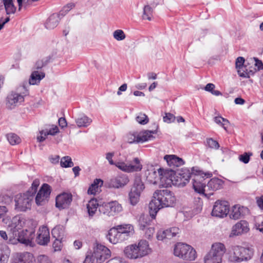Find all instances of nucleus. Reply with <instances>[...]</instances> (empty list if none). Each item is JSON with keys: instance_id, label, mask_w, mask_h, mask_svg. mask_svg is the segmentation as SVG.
<instances>
[{"instance_id": "nucleus-1", "label": "nucleus", "mask_w": 263, "mask_h": 263, "mask_svg": "<svg viewBox=\"0 0 263 263\" xmlns=\"http://www.w3.org/2000/svg\"><path fill=\"white\" fill-rule=\"evenodd\" d=\"M36 224L31 220L16 216L12 218V223L9 226V235L21 243L31 246L35 236Z\"/></svg>"}, {"instance_id": "nucleus-2", "label": "nucleus", "mask_w": 263, "mask_h": 263, "mask_svg": "<svg viewBox=\"0 0 263 263\" xmlns=\"http://www.w3.org/2000/svg\"><path fill=\"white\" fill-rule=\"evenodd\" d=\"M176 197L169 190H157L153 194V198L149 203V213L152 219H155L158 211L163 207L173 206Z\"/></svg>"}, {"instance_id": "nucleus-3", "label": "nucleus", "mask_w": 263, "mask_h": 263, "mask_svg": "<svg viewBox=\"0 0 263 263\" xmlns=\"http://www.w3.org/2000/svg\"><path fill=\"white\" fill-rule=\"evenodd\" d=\"M226 255L228 261L231 263L247 262L253 258L254 250L249 247L233 245L229 247Z\"/></svg>"}, {"instance_id": "nucleus-4", "label": "nucleus", "mask_w": 263, "mask_h": 263, "mask_svg": "<svg viewBox=\"0 0 263 263\" xmlns=\"http://www.w3.org/2000/svg\"><path fill=\"white\" fill-rule=\"evenodd\" d=\"M40 183V180L35 179L30 188L25 193L20 194L15 197V209L18 212H25L30 209L34 194Z\"/></svg>"}, {"instance_id": "nucleus-5", "label": "nucleus", "mask_w": 263, "mask_h": 263, "mask_svg": "<svg viewBox=\"0 0 263 263\" xmlns=\"http://www.w3.org/2000/svg\"><path fill=\"white\" fill-rule=\"evenodd\" d=\"M125 256L130 259H136L142 258L151 252L148 242L141 240L138 244H133L127 246L124 250Z\"/></svg>"}, {"instance_id": "nucleus-6", "label": "nucleus", "mask_w": 263, "mask_h": 263, "mask_svg": "<svg viewBox=\"0 0 263 263\" xmlns=\"http://www.w3.org/2000/svg\"><path fill=\"white\" fill-rule=\"evenodd\" d=\"M28 90L24 83L17 88L16 91H12L7 97L6 106L12 109L20 105L24 101V97L28 95Z\"/></svg>"}, {"instance_id": "nucleus-7", "label": "nucleus", "mask_w": 263, "mask_h": 263, "mask_svg": "<svg viewBox=\"0 0 263 263\" xmlns=\"http://www.w3.org/2000/svg\"><path fill=\"white\" fill-rule=\"evenodd\" d=\"M205 176V175L201 171H196V174L192 175L193 187L196 192L209 198L213 195V193H208L206 181L204 178Z\"/></svg>"}, {"instance_id": "nucleus-8", "label": "nucleus", "mask_w": 263, "mask_h": 263, "mask_svg": "<svg viewBox=\"0 0 263 263\" xmlns=\"http://www.w3.org/2000/svg\"><path fill=\"white\" fill-rule=\"evenodd\" d=\"M175 256L186 260H194L196 257V252L191 246L184 243H178L174 249Z\"/></svg>"}, {"instance_id": "nucleus-9", "label": "nucleus", "mask_w": 263, "mask_h": 263, "mask_svg": "<svg viewBox=\"0 0 263 263\" xmlns=\"http://www.w3.org/2000/svg\"><path fill=\"white\" fill-rule=\"evenodd\" d=\"M118 168L126 173H133L141 171L142 169V164L140 160L137 158H134L130 161H120L118 164Z\"/></svg>"}, {"instance_id": "nucleus-10", "label": "nucleus", "mask_w": 263, "mask_h": 263, "mask_svg": "<svg viewBox=\"0 0 263 263\" xmlns=\"http://www.w3.org/2000/svg\"><path fill=\"white\" fill-rule=\"evenodd\" d=\"M110 251L105 246L97 244L93 248L92 257L96 259V263H102L110 256Z\"/></svg>"}, {"instance_id": "nucleus-11", "label": "nucleus", "mask_w": 263, "mask_h": 263, "mask_svg": "<svg viewBox=\"0 0 263 263\" xmlns=\"http://www.w3.org/2000/svg\"><path fill=\"white\" fill-rule=\"evenodd\" d=\"M122 211L121 204L116 201L102 204L99 207V211L108 216H114Z\"/></svg>"}, {"instance_id": "nucleus-12", "label": "nucleus", "mask_w": 263, "mask_h": 263, "mask_svg": "<svg viewBox=\"0 0 263 263\" xmlns=\"http://www.w3.org/2000/svg\"><path fill=\"white\" fill-rule=\"evenodd\" d=\"M129 182V178L126 174H121L110 178L107 181L108 187L116 189L124 187Z\"/></svg>"}, {"instance_id": "nucleus-13", "label": "nucleus", "mask_w": 263, "mask_h": 263, "mask_svg": "<svg viewBox=\"0 0 263 263\" xmlns=\"http://www.w3.org/2000/svg\"><path fill=\"white\" fill-rule=\"evenodd\" d=\"M229 206L227 201L217 200L213 206L212 215L220 218L226 217L229 212Z\"/></svg>"}, {"instance_id": "nucleus-14", "label": "nucleus", "mask_w": 263, "mask_h": 263, "mask_svg": "<svg viewBox=\"0 0 263 263\" xmlns=\"http://www.w3.org/2000/svg\"><path fill=\"white\" fill-rule=\"evenodd\" d=\"M51 191L50 185L47 183H44L35 197V201L36 204L37 205H42L45 204L48 200Z\"/></svg>"}, {"instance_id": "nucleus-15", "label": "nucleus", "mask_w": 263, "mask_h": 263, "mask_svg": "<svg viewBox=\"0 0 263 263\" xmlns=\"http://www.w3.org/2000/svg\"><path fill=\"white\" fill-rule=\"evenodd\" d=\"M72 200V196L70 193L63 192L56 197L55 206L60 210L68 208Z\"/></svg>"}, {"instance_id": "nucleus-16", "label": "nucleus", "mask_w": 263, "mask_h": 263, "mask_svg": "<svg viewBox=\"0 0 263 263\" xmlns=\"http://www.w3.org/2000/svg\"><path fill=\"white\" fill-rule=\"evenodd\" d=\"M159 173L161 176L160 183L161 185L165 187H171L173 184V176L174 171L172 170H164L161 168H159Z\"/></svg>"}, {"instance_id": "nucleus-17", "label": "nucleus", "mask_w": 263, "mask_h": 263, "mask_svg": "<svg viewBox=\"0 0 263 263\" xmlns=\"http://www.w3.org/2000/svg\"><path fill=\"white\" fill-rule=\"evenodd\" d=\"M50 241L49 230L47 227L43 226L40 227L37 233L36 242L41 246L47 245Z\"/></svg>"}, {"instance_id": "nucleus-18", "label": "nucleus", "mask_w": 263, "mask_h": 263, "mask_svg": "<svg viewBox=\"0 0 263 263\" xmlns=\"http://www.w3.org/2000/svg\"><path fill=\"white\" fill-rule=\"evenodd\" d=\"M249 224L245 220H240L233 226L230 237L238 236L247 233L249 231Z\"/></svg>"}, {"instance_id": "nucleus-19", "label": "nucleus", "mask_w": 263, "mask_h": 263, "mask_svg": "<svg viewBox=\"0 0 263 263\" xmlns=\"http://www.w3.org/2000/svg\"><path fill=\"white\" fill-rule=\"evenodd\" d=\"M146 180L150 183L157 184L160 181L161 176L159 173V169L156 170L153 166L149 167L145 172Z\"/></svg>"}, {"instance_id": "nucleus-20", "label": "nucleus", "mask_w": 263, "mask_h": 263, "mask_svg": "<svg viewBox=\"0 0 263 263\" xmlns=\"http://www.w3.org/2000/svg\"><path fill=\"white\" fill-rule=\"evenodd\" d=\"M107 238L110 242L113 244H116L124 241L117 226L111 228L109 230Z\"/></svg>"}, {"instance_id": "nucleus-21", "label": "nucleus", "mask_w": 263, "mask_h": 263, "mask_svg": "<svg viewBox=\"0 0 263 263\" xmlns=\"http://www.w3.org/2000/svg\"><path fill=\"white\" fill-rule=\"evenodd\" d=\"M164 159L170 167H178L183 164V160L175 155H166Z\"/></svg>"}, {"instance_id": "nucleus-22", "label": "nucleus", "mask_w": 263, "mask_h": 263, "mask_svg": "<svg viewBox=\"0 0 263 263\" xmlns=\"http://www.w3.org/2000/svg\"><path fill=\"white\" fill-rule=\"evenodd\" d=\"M117 227L124 240H127L134 233V227L131 224H121Z\"/></svg>"}, {"instance_id": "nucleus-23", "label": "nucleus", "mask_w": 263, "mask_h": 263, "mask_svg": "<svg viewBox=\"0 0 263 263\" xmlns=\"http://www.w3.org/2000/svg\"><path fill=\"white\" fill-rule=\"evenodd\" d=\"M223 182L221 179L217 178H214L211 179L206 184V189L208 193L212 192L220 189L223 185Z\"/></svg>"}, {"instance_id": "nucleus-24", "label": "nucleus", "mask_w": 263, "mask_h": 263, "mask_svg": "<svg viewBox=\"0 0 263 263\" xmlns=\"http://www.w3.org/2000/svg\"><path fill=\"white\" fill-rule=\"evenodd\" d=\"M226 251V249L223 243L215 242L212 245L211 249L209 252L222 259Z\"/></svg>"}, {"instance_id": "nucleus-25", "label": "nucleus", "mask_w": 263, "mask_h": 263, "mask_svg": "<svg viewBox=\"0 0 263 263\" xmlns=\"http://www.w3.org/2000/svg\"><path fill=\"white\" fill-rule=\"evenodd\" d=\"M61 20L60 14L53 13L47 20L45 23V26L47 29H52L56 27Z\"/></svg>"}, {"instance_id": "nucleus-26", "label": "nucleus", "mask_w": 263, "mask_h": 263, "mask_svg": "<svg viewBox=\"0 0 263 263\" xmlns=\"http://www.w3.org/2000/svg\"><path fill=\"white\" fill-rule=\"evenodd\" d=\"M45 77L44 73L35 70L33 71L31 74L30 79H29V82H24L25 85L27 87L30 85L37 84L40 82V81Z\"/></svg>"}, {"instance_id": "nucleus-27", "label": "nucleus", "mask_w": 263, "mask_h": 263, "mask_svg": "<svg viewBox=\"0 0 263 263\" xmlns=\"http://www.w3.org/2000/svg\"><path fill=\"white\" fill-rule=\"evenodd\" d=\"M248 211V209L243 206H240L235 205L233 206L231 212L230 213V218L234 219H238L243 216L246 212Z\"/></svg>"}, {"instance_id": "nucleus-28", "label": "nucleus", "mask_w": 263, "mask_h": 263, "mask_svg": "<svg viewBox=\"0 0 263 263\" xmlns=\"http://www.w3.org/2000/svg\"><path fill=\"white\" fill-rule=\"evenodd\" d=\"M145 188V184L142 181L141 177L139 176H136L130 190L141 194Z\"/></svg>"}, {"instance_id": "nucleus-29", "label": "nucleus", "mask_w": 263, "mask_h": 263, "mask_svg": "<svg viewBox=\"0 0 263 263\" xmlns=\"http://www.w3.org/2000/svg\"><path fill=\"white\" fill-rule=\"evenodd\" d=\"M92 120L84 114L80 115L76 119V123L79 127H86L90 124Z\"/></svg>"}, {"instance_id": "nucleus-30", "label": "nucleus", "mask_w": 263, "mask_h": 263, "mask_svg": "<svg viewBox=\"0 0 263 263\" xmlns=\"http://www.w3.org/2000/svg\"><path fill=\"white\" fill-rule=\"evenodd\" d=\"M99 207L98 201L96 199H91L87 204V209L89 216L92 217L96 213Z\"/></svg>"}, {"instance_id": "nucleus-31", "label": "nucleus", "mask_w": 263, "mask_h": 263, "mask_svg": "<svg viewBox=\"0 0 263 263\" xmlns=\"http://www.w3.org/2000/svg\"><path fill=\"white\" fill-rule=\"evenodd\" d=\"M178 172L179 175L181 176V179L183 182H184V186L189 181V179L191 178L192 179V175L196 174V172H195L194 169L192 170V172L191 173L190 170L186 168H182Z\"/></svg>"}, {"instance_id": "nucleus-32", "label": "nucleus", "mask_w": 263, "mask_h": 263, "mask_svg": "<svg viewBox=\"0 0 263 263\" xmlns=\"http://www.w3.org/2000/svg\"><path fill=\"white\" fill-rule=\"evenodd\" d=\"M154 134V132L145 130L138 134V142L143 143L144 142L151 140L154 138L153 134Z\"/></svg>"}, {"instance_id": "nucleus-33", "label": "nucleus", "mask_w": 263, "mask_h": 263, "mask_svg": "<svg viewBox=\"0 0 263 263\" xmlns=\"http://www.w3.org/2000/svg\"><path fill=\"white\" fill-rule=\"evenodd\" d=\"M35 259L33 255L28 252L21 254L16 263H34Z\"/></svg>"}, {"instance_id": "nucleus-34", "label": "nucleus", "mask_w": 263, "mask_h": 263, "mask_svg": "<svg viewBox=\"0 0 263 263\" xmlns=\"http://www.w3.org/2000/svg\"><path fill=\"white\" fill-rule=\"evenodd\" d=\"M3 5L7 14H14L16 10L13 0H3Z\"/></svg>"}, {"instance_id": "nucleus-35", "label": "nucleus", "mask_w": 263, "mask_h": 263, "mask_svg": "<svg viewBox=\"0 0 263 263\" xmlns=\"http://www.w3.org/2000/svg\"><path fill=\"white\" fill-rule=\"evenodd\" d=\"M150 218L147 215L141 214L138 219V224L140 230H145V229L150 226Z\"/></svg>"}, {"instance_id": "nucleus-36", "label": "nucleus", "mask_w": 263, "mask_h": 263, "mask_svg": "<svg viewBox=\"0 0 263 263\" xmlns=\"http://www.w3.org/2000/svg\"><path fill=\"white\" fill-rule=\"evenodd\" d=\"M103 181L101 179H96L93 183L91 184L88 189L87 193L88 194L93 195L96 194L98 191L99 186H102Z\"/></svg>"}, {"instance_id": "nucleus-37", "label": "nucleus", "mask_w": 263, "mask_h": 263, "mask_svg": "<svg viewBox=\"0 0 263 263\" xmlns=\"http://www.w3.org/2000/svg\"><path fill=\"white\" fill-rule=\"evenodd\" d=\"M222 259L209 252L204 257V263H222Z\"/></svg>"}, {"instance_id": "nucleus-38", "label": "nucleus", "mask_w": 263, "mask_h": 263, "mask_svg": "<svg viewBox=\"0 0 263 263\" xmlns=\"http://www.w3.org/2000/svg\"><path fill=\"white\" fill-rule=\"evenodd\" d=\"M64 233L63 226L59 225L54 227L51 231L53 237L55 238L62 239Z\"/></svg>"}, {"instance_id": "nucleus-39", "label": "nucleus", "mask_w": 263, "mask_h": 263, "mask_svg": "<svg viewBox=\"0 0 263 263\" xmlns=\"http://www.w3.org/2000/svg\"><path fill=\"white\" fill-rule=\"evenodd\" d=\"M140 196L141 194L130 190L128 193V198L130 203L132 205H136L139 201Z\"/></svg>"}, {"instance_id": "nucleus-40", "label": "nucleus", "mask_w": 263, "mask_h": 263, "mask_svg": "<svg viewBox=\"0 0 263 263\" xmlns=\"http://www.w3.org/2000/svg\"><path fill=\"white\" fill-rule=\"evenodd\" d=\"M153 16V9L149 5H146L143 8L142 19L151 21Z\"/></svg>"}, {"instance_id": "nucleus-41", "label": "nucleus", "mask_w": 263, "mask_h": 263, "mask_svg": "<svg viewBox=\"0 0 263 263\" xmlns=\"http://www.w3.org/2000/svg\"><path fill=\"white\" fill-rule=\"evenodd\" d=\"M179 229L177 227H173L169 229L164 230L163 233L165 234L166 239H171L172 237L176 236L179 233Z\"/></svg>"}, {"instance_id": "nucleus-42", "label": "nucleus", "mask_w": 263, "mask_h": 263, "mask_svg": "<svg viewBox=\"0 0 263 263\" xmlns=\"http://www.w3.org/2000/svg\"><path fill=\"white\" fill-rule=\"evenodd\" d=\"M7 138L9 143L12 145L18 144L21 141V138L14 133L8 134L7 135Z\"/></svg>"}, {"instance_id": "nucleus-43", "label": "nucleus", "mask_w": 263, "mask_h": 263, "mask_svg": "<svg viewBox=\"0 0 263 263\" xmlns=\"http://www.w3.org/2000/svg\"><path fill=\"white\" fill-rule=\"evenodd\" d=\"M173 185L177 186L178 187H183L184 186V182H183L181 179V176H180L178 172H174L173 176Z\"/></svg>"}, {"instance_id": "nucleus-44", "label": "nucleus", "mask_w": 263, "mask_h": 263, "mask_svg": "<svg viewBox=\"0 0 263 263\" xmlns=\"http://www.w3.org/2000/svg\"><path fill=\"white\" fill-rule=\"evenodd\" d=\"M62 167H70L73 166V163L69 156H65L61 158L60 161Z\"/></svg>"}, {"instance_id": "nucleus-45", "label": "nucleus", "mask_w": 263, "mask_h": 263, "mask_svg": "<svg viewBox=\"0 0 263 263\" xmlns=\"http://www.w3.org/2000/svg\"><path fill=\"white\" fill-rule=\"evenodd\" d=\"M126 141L129 143H138V133H129L126 136Z\"/></svg>"}, {"instance_id": "nucleus-46", "label": "nucleus", "mask_w": 263, "mask_h": 263, "mask_svg": "<svg viewBox=\"0 0 263 263\" xmlns=\"http://www.w3.org/2000/svg\"><path fill=\"white\" fill-rule=\"evenodd\" d=\"M113 36L115 39L119 41H122L126 37V35L124 31L121 29L115 30L113 33Z\"/></svg>"}, {"instance_id": "nucleus-47", "label": "nucleus", "mask_w": 263, "mask_h": 263, "mask_svg": "<svg viewBox=\"0 0 263 263\" xmlns=\"http://www.w3.org/2000/svg\"><path fill=\"white\" fill-rule=\"evenodd\" d=\"M137 122L140 124H146L148 122V118L147 116L143 113H139L136 118Z\"/></svg>"}, {"instance_id": "nucleus-48", "label": "nucleus", "mask_w": 263, "mask_h": 263, "mask_svg": "<svg viewBox=\"0 0 263 263\" xmlns=\"http://www.w3.org/2000/svg\"><path fill=\"white\" fill-rule=\"evenodd\" d=\"M214 121L223 127V128L226 130V125L229 124V121L221 117H216L214 118Z\"/></svg>"}, {"instance_id": "nucleus-49", "label": "nucleus", "mask_w": 263, "mask_h": 263, "mask_svg": "<svg viewBox=\"0 0 263 263\" xmlns=\"http://www.w3.org/2000/svg\"><path fill=\"white\" fill-rule=\"evenodd\" d=\"M252 153L251 152H246L243 154L239 155L238 157V159L240 162H242L245 164H247L249 163L250 160V157L252 156Z\"/></svg>"}, {"instance_id": "nucleus-50", "label": "nucleus", "mask_w": 263, "mask_h": 263, "mask_svg": "<svg viewBox=\"0 0 263 263\" xmlns=\"http://www.w3.org/2000/svg\"><path fill=\"white\" fill-rule=\"evenodd\" d=\"M237 69L238 74L240 77L242 78H249V72H251V71H248L246 66H241Z\"/></svg>"}, {"instance_id": "nucleus-51", "label": "nucleus", "mask_w": 263, "mask_h": 263, "mask_svg": "<svg viewBox=\"0 0 263 263\" xmlns=\"http://www.w3.org/2000/svg\"><path fill=\"white\" fill-rule=\"evenodd\" d=\"M45 133H42L45 136L52 135L54 136L59 132V128L56 125H52L49 129H45Z\"/></svg>"}, {"instance_id": "nucleus-52", "label": "nucleus", "mask_w": 263, "mask_h": 263, "mask_svg": "<svg viewBox=\"0 0 263 263\" xmlns=\"http://www.w3.org/2000/svg\"><path fill=\"white\" fill-rule=\"evenodd\" d=\"M115 155L114 152H109L106 154V159L108 161L109 164L115 165L117 167H118L117 164L120 161H118L117 162H114L112 160V158Z\"/></svg>"}, {"instance_id": "nucleus-53", "label": "nucleus", "mask_w": 263, "mask_h": 263, "mask_svg": "<svg viewBox=\"0 0 263 263\" xmlns=\"http://www.w3.org/2000/svg\"><path fill=\"white\" fill-rule=\"evenodd\" d=\"M74 7V5L73 3H69L65 6L62 10L59 12L60 16L62 15V16L66 15V14L69 12L71 9H72Z\"/></svg>"}, {"instance_id": "nucleus-54", "label": "nucleus", "mask_w": 263, "mask_h": 263, "mask_svg": "<svg viewBox=\"0 0 263 263\" xmlns=\"http://www.w3.org/2000/svg\"><path fill=\"white\" fill-rule=\"evenodd\" d=\"M49 60L47 58L39 60L36 61L35 64V68L37 69H41L43 66H45L48 63Z\"/></svg>"}, {"instance_id": "nucleus-55", "label": "nucleus", "mask_w": 263, "mask_h": 263, "mask_svg": "<svg viewBox=\"0 0 263 263\" xmlns=\"http://www.w3.org/2000/svg\"><path fill=\"white\" fill-rule=\"evenodd\" d=\"M207 144L210 147L212 148L217 149L219 147V145L217 141L213 140L212 138L207 140Z\"/></svg>"}, {"instance_id": "nucleus-56", "label": "nucleus", "mask_w": 263, "mask_h": 263, "mask_svg": "<svg viewBox=\"0 0 263 263\" xmlns=\"http://www.w3.org/2000/svg\"><path fill=\"white\" fill-rule=\"evenodd\" d=\"M62 239L55 238V240L53 243V247L54 251H58L61 250L62 248Z\"/></svg>"}, {"instance_id": "nucleus-57", "label": "nucleus", "mask_w": 263, "mask_h": 263, "mask_svg": "<svg viewBox=\"0 0 263 263\" xmlns=\"http://www.w3.org/2000/svg\"><path fill=\"white\" fill-rule=\"evenodd\" d=\"M38 263H52L49 257L44 255H41L37 257Z\"/></svg>"}, {"instance_id": "nucleus-58", "label": "nucleus", "mask_w": 263, "mask_h": 263, "mask_svg": "<svg viewBox=\"0 0 263 263\" xmlns=\"http://www.w3.org/2000/svg\"><path fill=\"white\" fill-rule=\"evenodd\" d=\"M145 235L147 238H150L151 237L153 236L155 233V229L154 227L148 226L145 229Z\"/></svg>"}, {"instance_id": "nucleus-59", "label": "nucleus", "mask_w": 263, "mask_h": 263, "mask_svg": "<svg viewBox=\"0 0 263 263\" xmlns=\"http://www.w3.org/2000/svg\"><path fill=\"white\" fill-rule=\"evenodd\" d=\"M175 120V116L170 113L165 114V116L163 117V121L166 123H171Z\"/></svg>"}, {"instance_id": "nucleus-60", "label": "nucleus", "mask_w": 263, "mask_h": 263, "mask_svg": "<svg viewBox=\"0 0 263 263\" xmlns=\"http://www.w3.org/2000/svg\"><path fill=\"white\" fill-rule=\"evenodd\" d=\"M244 63L245 59L243 57H239L237 58L235 63L236 68L237 69L241 66H245L243 65Z\"/></svg>"}, {"instance_id": "nucleus-61", "label": "nucleus", "mask_w": 263, "mask_h": 263, "mask_svg": "<svg viewBox=\"0 0 263 263\" xmlns=\"http://www.w3.org/2000/svg\"><path fill=\"white\" fill-rule=\"evenodd\" d=\"M49 160L52 164H58L59 162L60 156L58 155H51L49 156Z\"/></svg>"}, {"instance_id": "nucleus-62", "label": "nucleus", "mask_w": 263, "mask_h": 263, "mask_svg": "<svg viewBox=\"0 0 263 263\" xmlns=\"http://www.w3.org/2000/svg\"><path fill=\"white\" fill-rule=\"evenodd\" d=\"M254 59L255 62V65L257 67L258 70H263V63L262 61L256 58H254Z\"/></svg>"}, {"instance_id": "nucleus-63", "label": "nucleus", "mask_w": 263, "mask_h": 263, "mask_svg": "<svg viewBox=\"0 0 263 263\" xmlns=\"http://www.w3.org/2000/svg\"><path fill=\"white\" fill-rule=\"evenodd\" d=\"M96 259L92 257V253H90L89 255H87L85 258L83 263H95Z\"/></svg>"}, {"instance_id": "nucleus-64", "label": "nucleus", "mask_w": 263, "mask_h": 263, "mask_svg": "<svg viewBox=\"0 0 263 263\" xmlns=\"http://www.w3.org/2000/svg\"><path fill=\"white\" fill-rule=\"evenodd\" d=\"M8 212V209L6 206L0 205V219Z\"/></svg>"}]
</instances>
